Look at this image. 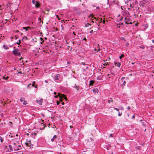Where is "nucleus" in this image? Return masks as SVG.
I'll use <instances>...</instances> for the list:
<instances>
[{"label":"nucleus","instance_id":"obj_35","mask_svg":"<svg viewBox=\"0 0 154 154\" xmlns=\"http://www.w3.org/2000/svg\"><path fill=\"white\" fill-rule=\"evenodd\" d=\"M114 109L117 110L118 112L119 111V109H118L117 108H115Z\"/></svg>","mask_w":154,"mask_h":154},{"label":"nucleus","instance_id":"obj_55","mask_svg":"<svg viewBox=\"0 0 154 154\" xmlns=\"http://www.w3.org/2000/svg\"><path fill=\"white\" fill-rule=\"evenodd\" d=\"M100 48H99L98 49V50L97 51H100Z\"/></svg>","mask_w":154,"mask_h":154},{"label":"nucleus","instance_id":"obj_10","mask_svg":"<svg viewBox=\"0 0 154 154\" xmlns=\"http://www.w3.org/2000/svg\"><path fill=\"white\" fill-rule=\"evenodd\" d=\"M125 78V77H122V78H121V80H122V81L123 82V83L122 84V85H125V84H126V82L125 81H123V79H124Z\"/></svg>","mask_w":154,"mask_h":154},{"label":"nucleus","instance_id":"obj_54","mask_svg":"<svg viewBox=\"0 0 154 154\" xmlns=\"http://www.w3.org/2000/svg\"><path fill=\"white\" fill-rule=\"evenodd\" d=\"M70 128H72V127L71 125V126H70Z\"/></svg>","mask_w":154,"mask_h":154},{"label":"nucleus","instance_id":"obj_19","mask_svg":"<svg viewBox=\"0 0 154 154\" xmlns=\"http://www.w3.org/2000/svg\"><path fill=\"white\" fill-rule=\"evenodd\" d=\"M8 78H9V77L8 76H7L6 77H5V76L3 77V79H4L6 80H7Z\"/></svg>","mask_w":154,"mask_h":154},{"label":"nucleus","instance_id":"obj_17","mask_svg":"<svg viewBox=\"0 0 154 154\" xmlns=\"http://www.w3.org/2000/svg\"><path fill=\"white\" fill-rule=\"evenodd\" d=\"M94 82L93 80H91L90 81V84L91 85H92L94 83Z\"/></svg>","mask_w":154,"mask_h":154},{"label":"nucleus","instance_id":"obj_57","mask_svg":"<svg viewBox=\"0 0 154 154\" xmlns=\"http://www.w3.org/2000/svg\"><path fill=\"white\" fill-rule=\"evenodd\" d=\"M129 23L130 24H132V23L131 22H130Z\"/></svg>","mask_w":154,"mask_h":154},{"label":"nucleus","instance_id":"obj_41","mask_svg":"<svg viewBox=\"0 0 154 154\" xmlns=\"http://www.w3.org/2000/svg\"><path fill=\"white\" fill-rule=\"evenodd\" d=\"M83 40L85 41H86V38H83Z\"/></svg>","mask_w":154,"mask_h":154},{"label":"nucleus","instance_id":"obj_15","mask_svg":"<svg viewBox=\"0 0 154 154\" xmlns=\"http://www.w3.org/2000/svg\"><path fill=\"white\" fill-rule=\"evenodd\" d=\"M3 47L5 49H8V47L5 45H4Z\"/></svg>","mask_w":154,"mask_h":154},{"label":"nucleus","instance_id":"obj_11","mask_svg":"<svg viewBox=\"0 0 154 154\" xmlns=\"http://www.w3.org/2000/svg\"><path fill=\"white\" fill-rule=\"evenodd\" d=\"M115 66H117L118 67H119L121 65V64L119 63H115Z\"/></svg>","mask_w":154,"mask_h":154},{"label":"nucleus","instance_id":"obj_51","mask_svg":"<svg viewBox=\"0 0 154 154\" xmlns=\"http://www.w3.org/2000/svg\"><path fill=\"white\" fill-rule=\"evenodd\" d=\"M99 8V7H96V9H98Z\"/></svg>","mask_w":154,"mask_h":154},{"label":"nucleus","instance_id":"obj_40","mask_svg":"<svg viewBox=\"0 0 154 154\" xmlns=\"http://www.w3.org/2000/svg\"><path fill=\"white\" fill-rule=\"evenodd\" d=\"M127 109H130V106H128V107Z\"/></svg>","mask_w":154,"mask_h":154},{"label":"nucleus","instance_id":"obj_20","mask_svg":"<svg viewBox=\"0 0 154 154\" xmlns=\"http://www.w3.org/2000/svg\"><path fill=\"white\" fill-rule=\"evenodd\" d=\"M88 25L91 26V25L89 23H87V24H85V27H88Z\"/></svg>","mask_w":154,"mask_h":154},{"label":"nucleus","instance_id":"obj_31","mask_svg":"<svg viewBox=\"0 0 154 154\" xmlns=\"http://www.w3.org/2000/svg\"><path fill=\"white\" fill-rule=\"evenodd\" d=\"M32 2L33 4H35V0H32Z\"/></svg>","mask_w":154,"mask_h":154},{"label":"nucleus","instance_id":"obj_64","mask_svg":"<svg viewBox=\"0 0 154 154\" xmlns=\"http://www.w3.org/2000/svg\"><path fill=\"white\" fill-rule=\"evenodd\" d=\"M73 34L74 35H75V33L74 32H73Z\"/></svg>","mask_w":154,"mask_h":154},{"label":"nucleus","instance_id":"obj_58","mask_svg":"<svg viewBox=\"0 0 154 154\" xmlns=\"http://www.w3.org/2000/svg\"><path fill=\"white\" fill-rule=\"evenodd\" d=\"M121 9H122V10H123V8H122V6H121Z\"/></svg>","mask_w":154,"mask_h":154},{"label":"nucleus","instance_id":"obj_22","mask_svg":"<svg viewBox=\"0 0 154 154\" xmlns=\"http://www.w3.org/2000/svg\"><path fill=\"white\" fill-rule=\"evenodd\" d=\"M113 100H112V98H111L110 99V100H108V103H110V102H113Z\"/></svg>","mask_w":154,"mask_h":154},{"label":"nucleus","instance_id":"obj_13","mask_svg":"<svg viewBox=\"0 0 154 154\" xmlns=\"http://www.w3.org/2000/svg\"><path fill=\"white\" fill-rule=\"evenodd\" d=\"M59 74H57L56 76L55 77V79L56 80H58V77L59 76Z\"/></svg>","mask_w":154,"mask_h":154},{"label":"nucleus","instance_id":"obj_23","mask_svg":"<svg viewBox=\"0 0 154 154\" xmlns=\"http://www.w3.org/2000/svg\"><path fill=\"white\" fill-rule=\"evenodd\" d=\"M23 39L26 40H28V38L26 36H25L23 37Z\"/></svg>","mask_w":154,"mask_h":154},{"label":"nucleus","instance_id":"obj_12","mask_svg":"<svg viewBox=\"0 0 154 154\" xmlns=\"http://www.w3.org/2000/svg\"><path fill=\"white\" fill-rule=\"evenodd\" d=\"M57 137L56 135H54L53 138L51 139V141L52 142H53L54 140V139Z\"/></svg>","mask_w":154,"mask_h":154},{"label":"nucleus","instance_id":"obj_25","mask_svg":"<svg viewBox=\"0 0 154 154\" xmlns=\"http://www.w3.org/2000/svg\"><path fill=\"white\" fill-rule=\"evenodd\" d=\"M21 42V41L20 40H19V42H17V44L18 45L20 44V43Z\"/></svg>","mask_w":154,"mask_h":154},{"label":"nucleus","instance_id":"obj_33","mask_svg":"<svg viewBox=\"0 0 154 154\" xmlns=\"http://www.w3.org/2000/svg\"><path fill=\"white\" fill-rule=\"evenodd\" d=\"M25 144H26V145L27 146H29V144L28 143H26Z\"/></svg>","mask_w":154,"mask_h":154},{"label":"nucleus","instance_id":"obj_53","mask_svg":"<svg viewBox=\"0 0 154 154\" xmlns=\"http://www.w3.org/2000/svg\"><path fill=\"white\" fill-rule=\"evenodd\" d=\"M152 41L153 43H154V40H152Z\"/></svg>","mask_w":154,"mask_h":154},{"label":"nucleus","instance_id":"obj_47","mask_svg":"<svg viewBox=\"0 0 154 154\" xmlns=\"http://www.w3.org/2000/svg\"><path fill=\"white\" fill-rule=\"evenodd\" d=\"M34 136H35L37 134V133H34Z\"/></svg>","mask_w":154,"mask_h":154},{"label":"nucleus","instance_id":"obj_21","mask_svg":"<svg viewBox=\"0 0 154 154\" xmlns=\"http://www.w3.org/2000/svg\"><path fill=\"white\" fill-rule=\"evenodd\" d=\"M33 83L32 84V87H35V88H36V86H35L34 85V84L35 82V81L33 82Z\"/></svg>","mask_w":154,"mask_h":154},{"label":"nucleus","instance_id":"obj_49","mask_svg":"<svg viewBox=\"0 0 154 154\" xmlns=\"http://www.w3.org/2000/svg\"><path fill=\"white\" fill-rule=\"evenodd\" d=\"M54 94L55 95H56L57 94V93L56 92H54Z\"/></svg>","mask_w":154,"mask_h":154},{"label":"nucleus","instance_id":"obj_16","mask_svg":"<svg viewBox=\"0 0 154 154\" xmlns=\"http://www.w3.org/2000/svg\"><path fill=\"white\" fill-rule=\"evenodd\" d=\"M40 39L41 41H42V42H40V43L41 44H42L43 42H44V40H43V39L41 37L40 38Z\"/></svg>","mask_w":154,"mask_h":154},{"label":"nucleus","instance_id":"obj_7","mask_svg":"<svg viewBox=\"0 0 154 154\" xmlns=\"http://www.w3.org/2000/svg\"><path fill=\"white\" fill-rule=\"evenodd\" d=\"M40 5L38 2H36V4L35 5V7L37 8H38L40 7Z\"/></svg>","mask_w":154,"mask_h":154},{"label":"nucleus","instance_id":"obj_60","mask_svg":"<svg viewBox=\"0 0 154 154\" xmlns=\"http://www.w3.org/2000/svg\"><path fill=\"white\" fill-rule=\"evenodd\" d=\"M56 16H57V18H58V15H56Z\"/></svg>","mask_w":154,"mask_h":154},{"label":"nucleus","instance_id":"obj_32","mask_svg":"<svg viewBox=\"0 0 154 154\" xmlns=\"http://www.w3.org/2000/svg\"><path fill=\"white\" fill-rule=\"evenodd\" d=\"M15 39H17L18 38V36L17 35H16L15 36Z\"/></svg>","mask_w":154,"mask_h":154},{"label":"nucleus","instance_id":"obj_48","mask_svg":"<svg viewBox=\"0 0 154 154\" xmlns=\"http://www.w3.org/2000/svg\"><path fill=\"white\" fill-rule=\"evenodd\" d=\"M23 59V58L22 57H21V58H20V60L21 59Z\"/></svg>","mask_w":154,"mask_h":154},{"label":"nucleus","instance_id":"obj_27","mask_svg":"<svg viewBox=\"0 0 154 154\" xmlns=\"http://www.w3.org/2000/svg\"><path fill=\"white\" fill-rule=\"evenodd\" d=\"M31 85L32 86V85L31 83L29 84L28 85H27V88H29L30 86Z\"/></svg>","mask_w":154,"mask_h":154},{"label":"nucleus","instance_id":"obj_9","mask_svg":"<svg viewBox=\"0 0 154 154\" xmlns=\"http://www.w3.org/2000/svg\"><path fill=\"white\" fill-rule=\"evenodd\" d=\"M93 91L94 93H96L98 92V90L97 88H94L93 89Z\"/></svg>","mask_w":154,"mask_h":154},{"label":"nucleus","instance_id":"obj_18","mask_svg":"<svg viewBox=\"0 0 154 154\" xmlns=\"http://www.w3.org/2000/svg\"><path fill=\"white\" fill-rule=\"evenodd\" d=\"M9 146L10 150L11 151H12L13 150L12 147V146L11 145H9Z\"/></svg>","mask_w":154,"mask_h":154},{"label":"nucleus","instance_id":"obj_8","mask_svg":"<svg viewBox=\"0 0 154 154\" xmlns=\"http://www.w3.org/2000/svg\"><path fill=\"white\" fill-rule=\"evenodd\" d=\"M60 95H61V94L60 93H58V95L59 96V97H60V100H59L60 101V102H62L63 99V98L61 97Z\"/></svg>","mask_w":154,"mask_h":154},{"label":"nucleus","instance_id":"obj_6","mask_svg":"<svg viewBox=\"0 0 154 154\" xmlns=\"http://www.w3.org/2000/svg\"><path fill=\"white\" fill-rule=\"evenodd\" d=\"M61 97L63 98V99H64L65 100H67V99L66 96L64 94H61L60 95Z\"/></svg>","mask_w":154,"mask_h":154},{"label":"nucleus","instance_id":"obj_14","mask_svg":"<svg viewBox=\"0 0 154 154\" xmlns=\"http://www.w3.org/2000/svg\"><path fill=\"white\" fill-rule=\"evenodd\" d=\"M23 29H25L26 31H27L28 30H27V29H31V28L29 27V26H27V27H23Z\"/></svg>","mask_w":154,"mask_h":154},{"label":"nucleus","instance_id":"obj_62","mask_svg":"<svg viewBox=\"0 0 154 154\" xmlns=\"http://www.w3.org/2000/svg\"><path fill=\"white\" fill-rule=\"evenodd\" d=\"M122 39H123V40H125V38H123Z\"/></svg>","mask_w":154,"mask_h":154},{"label":"nucleus","instance_id":"obj_44","mask_svg":"<svg viewBox=\"0 0 154 154\" xmlns=\"http://www.w3.org/2000/svg\"><path fill=\"white\" fill-rule=\"evenodd\" d=\"M58 96H59L58 95H56L54 96L55 97H57Z\"/></svg>","mask_w":154,"mask_h":154},{"label":"nucleus","instance_id":"obj_34","mask_svg":"<svg viewBox=\"0 0 154 154\" xmlns=\"http://www.w3.org/2000/svg\"><path fill=\"white\" fill-rule=\"evenodd\" d=\"M113 136H112V134H111L109 136V137H112Z\"/></svg>","mask_w":154,"mask_h":154},{"label":"nucleus","instance_id":"obj_30","mask_svg":"<svg viewBox=\"0 0 154 154\" xmlns=\"http://www.w3.org/2000/svg\"><path fill=\"white\" fill-rule=\"evenodd\" d=\"M60 102L58 101H57V105H58L60 104Z\"/></svg>","mask_w":154,"mask_h":154},{"label":"nucleus","instance_id":"obj_2","mask_svg":"<svg viewBox=\"0 0 154 154\" xmlns=\"http://www.w3.org/2000/svg\"><path fill=\"white\" fill-rule=\"evenodd\" d=\"M13 54L15 56H20L21 55V53L19 52V50L17 49H15L12 51Z\"/></svg>","mask_w":154,"mask_h":154},{"label":"nucleus","instance_id":"obj_28","mask_svg":"<svg viewBox=\"0 0 154 154\" xmlns=\"http://www.w3.org/2000/svg\"><path fill=\"white\" fill-rule=\"evenodd\" d=\"M122 115V113H120L119 112V113H118V116H121Z\"/></svg>","mask_w":154,"mask_h":154},{"label":"nucleus","instance_id":"obj_4","mask_svg":"<svg viewBox=\"0 0 154 154\" xmlns=\"http://www.w3.org/2000/svg\"><path fill=\"white\" fill-rule=\"evenodd\" d=\"M91 17L92 18H94L95 19H96V20L97 21H99L100 20L98 18L94 17V15H93V14H92L90 15L89 16V17L90 18Z\"/></svg>","mask_w":154,"mask_h":154},{"label":"nucleus","instance_id":"obj_46","mask_svg":"<svg viewBox=\"0 0 154 154\" xmlns=\"http://www.w3.org/2000/svg\"><path fill=\"white\" fill-rule=\"evenodd\" d=\"M93 32V30H91L90 31V33H92Z\"/></svg>","mask_w":154,"mask_h":154},{"label":"nucleus","instance_id":"obj_43","mask_svg":"<svg viewBox=\"0 0 154 154\" xmlns=\"http://www.w3.org/2000/svg\"><path fill=\"white\" fill-rule=\"evenodd\" d=\"M125 23L127 24H129V23H128L127 21H126Z\"/></svg>","mask_w":154,"mask_h":154},{"label":"nucleus","instance_id":"obj_52","mask_svg":"<svg viewBox=\"0 0 154 154\" xmlns=\"http://www.w3.org/2000/svg\"><path fill=\"white\" fill-rule=\"evenodd\" d=\"M96 26H99V25H98L97 23H96Z\"/></svg>","mask_w":154,"mask_h":154},{"label":"nucleus","instance_id":"obj_5","mask_svg":"<svg viewBox=\"0 0 154 154\" xmlns=\"http://www.w3.org/2000/svg\"><path fill=\"white\" fill-rule=\"evenodd\" d=\"M20 101L23 103V104H27L26 102L23 98H21L20 99Z\"/></svg>","mask_w":154,"mask_h":154},{"label":"nucleus","instance_id":"obj_39","mask_svg":"<svg viewBox=\"0 0 154 154\" xmlns=\"http://www.w3.org/2000/svg\"><path fill=\"white\" fill-rule=\"evenodd\" d=\"M140 4H141V5H142V6H143V4H144V3H143V2H140Z\"/></svg>","mask_w":154,"mask_h":154},{"label":"nucleus","instance_id":"obj_29","mask_svg":"<svg viewBox=\"0 0 154 154\" xmlns=\"http://www.w3.org/2000/svg\"><path fill=\"white\" fill-rule=\"evenodd\" d=\"M108 64V63H105L104 64H103V65L104 66H106L107 64Z\"/></svg>","mask_w":154,"mask_h":154},{"label":"nucleus","instance_id":"obj_37","mask_svg":"<svg viewBox=\"0 0 154 154\" xmlns=\"http://www.w3.org/2000/svg\"><path fill=\"white\" fill-rule=\"evenodd\" d=\"M105 20H103V23H105Z\"/></svg>","mask_w":154,"mask_h":154},{"label":"nucleus","instance_id":"obj_56","mask_svg":"<svg viewBox=\"0 0 154 154\" xmlns=\"http://www.w3.org/2000/svg\"><path fill=\"white\" fill-rule=\"evenodd\" d=\"M44 39H45V40H46V39H47V38L45 37V38Z\"/></svg>","mask_w":154,"mask_h":154},{"label":"nucleus","instance_id":"obj_24","mask_svg":"<svg viewBox=\"0 0 154 154\" xmlns=\"http://www.w3.org/2000/svg\"><path fill=\"white\" fill-rule=\"evenodd\" d=\"M124 56V55L123 54H122L119 57V58L120 59H121Z\"/></svg>","mask_w":154,"mask_h":154},{"label":"nucleus","instance_id":"obj_59","mask_svg":"<svg viewBox=\"0 0 154 154\" xmlns=\"http://www.w3.org/2000/svg\"><path fill=\"white\" fill-rule=\"evenodd\" d=\"M94 50L95 51H97V49L96 48H95L94 49Z\"/></svg>","mask_w":154,"mask_h":154},{"label":"nucleus","instance_id":"obj_38","mask_svg":"<svg viewBox=\"0 0 154 154\" xmlns=\"http://www.w3.org/2000/svg\"><path fill=\"white\" fill-rule=\"evenodd\" d=\"M102 18H100V22H102Z\"/></svg>","mask_w":154,"mask_h":154},{"label":"nucleus","instance_id":"obj_42","mask_svg":"<svg viewBox=\"0 0 154 154\" xmlns=\"http://www.w3.org/2000/svg\"><path fill=\"white\" fill-rule=\"evenodd\" d=\"M45 82L46 83H48V81L47 80H45Z\"/></svg>","mask_w":154,"mask_h":154},{"label":"nucleus","instance_id":"obj_61","mask_svg":"<svg viewBox=\"0 0 154 154\" xmlns=\"http://www.w3.org/2000/svg\"><path fill=\"white\" fill-rule=\"evenodd\" d=\"M128 2H127V1L125 2L126 4Z\"/></svg>","mask_w":154,"mask_h":154},{"label":"nucleus","instance_id":"obj_63","mask_svg":"<svg viewBox=\"0 0 154 154\" xmlns=\"http://www.w3.org/2000/svg\"><path fill=\"white\" fill-rule=\"evenodd\" d=\"M16 32H19V31H18V30H17V31H16Z\"/></svg>","mask_w":154,"mask_h":154},{"label":"nucleus","instance_id":"obj_1","mask_svg":"<svg viewBox=\"0 0 154 154\" xmlns=\"http://www.w3.org/2000/svg\"><path fill=\"white\" fill-rule=\"evenodd\" d=\"M13 148L14 151L19 150L22 149V147L20 145L15 143H14Z\"/></svg>","mask_w":154,"mask_h":154},{"label":"nucleus","instance_id":"obj_50","mask_svg":"<svg viewBox=\"0 0 154 154\" xmlns=\"http://www.w3.org/2000/svg\"><path fill=\"white\" fill-rule=\"evenodd\" d=\"M61 104H62V105H64V102H62V103Z\"/></svg>","mask_w":154,"mask_h":154},{"label":"nucleus","instance_id":"obj_45","mask_svg":"<svg viewBox=\"0 0 154 154\" xmlns=\"http://www.w3.org/2000/svg\"><path fill=\"white\" fill-rule=\"evenodd\" d=\"M107 0V4H108V3H109V0Z\"/></svg>","mask_w":154,"mask_h":154},{"label":"nucleus","instance_id":"obj_26","mask_svg":"<svg viewBox=\"0 0 154 154\" xmlns=\"http://www.w3.org/2000/svg\"><path fill=\"white\" fill-rule=\"evenodd\" d=\"M0 140H1V142H2L3 141V140L2 138V137H0Z\"/></svg>","mask_w":154,"mask_h":154},{"label":"nucleus","instance_id":"obj_36","mask_svg":"<svg viewBox=\"0 0 154 154\" xmlns=\"http://www.w3.org/2000/svg\"><path fill=\"white\" fill-rule=\"evenodd\" d=\"M134 118H135L134 116H132V119H134Z\"/></svg>","mask_w":154,"mask_h":154},{"label":"nucleus","instance_id":"obj_3","mask_svg":"<svg viewBox=\"0 0 154 154\" xmlns=\"http://www.w3.org/2000/svg\"><path fill=\"white\" fill-rule=\"evenodd\" d=\"M43 99H41L39 100H37L36 102L39 104L40 105H42V104Z\"/></svg>","mask_w":154,"mask_h":154}]
</instances>
